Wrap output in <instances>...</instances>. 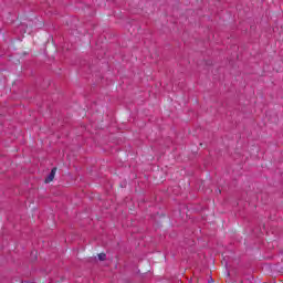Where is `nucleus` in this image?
<instances>
[{
  "label": "nucleus",
  "mask_w": 283,
  "mask_h": 283,
  "mask_svg": "<svg viewBox=\"0 0 283 283\" xmlns=\"http://www.w3.org/2000/svg\"><path fill=\"white\" fill-rule=\"evenodd\" d=\"M55 176H56V168H53L44 182H46V184L52 182V180H54Z\"/></svg>",
  "instance_id": "1"
},
{
  "label": "nucleus",
  "mask_w": 283,
  "mask_h": 283,
  "mask_svg": "<svg viewBox=\"0 0 283 283\" xmlns=\"http://www.w3.org/2000/svg\"><path fill=\"white\" fill-rule=\"evenodd\" d=\"M106 258H107V255L105 253L98 254V260H101V262L105 261Z\"/></svg>",
  "instance_id": "2"
}]
</instances>
